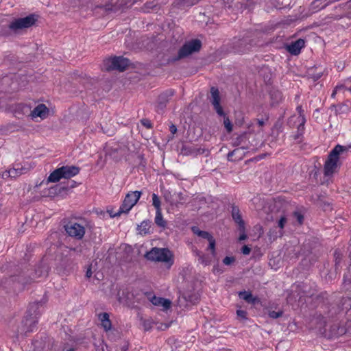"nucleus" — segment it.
<instances>
[{
    "instance_id": "obj_1",
    "label": "nucleus",
    "mask_w": 351,
    "mask_h": 351,
    "mask_svg": "<svg viewBox=\"0 0 351 351\" xmlns=\"http://www.w3.org/2000/svg\"><path fill=\"white\" fill-rule=\"evenodd\" d=\"M346 147L340 145H336L330 152L324 167L325 176H331L339 167V155L346 151Z\"/></svg>"
},
{
    "instance_id": "obj_2",
    "label": "nucleus",
    "mask_w": 351,
    "mask_h": 351,
    "mask_svg": "<svg viewBox=\"0 0 351 351\" xmlns=\"http://www.w3.org/2000/svg\"><path fill=\"white\" fill-rule=\"evenodd\" d=\"M145 257L147 260L154 262H161L167 264L171 267L173 264V254L167 248L154 247L148 252Z\"/></svg>"
},
{
    "instance_id": "obj_3",
    "label": "nucleus",
    "mask_w": 351,
    "mask_h": 351,
    "mask_svg": "<svg viewBox=\"0 0 351 351\" xmlns=\"http://www.w3.org/2000/svg\"><path fill=\"white\" fill-rule=\"evenodd\" d=\"M79 172L80 168L76 166H62L50 173L47 178V182H57L62 178L69 179L77 175Z\"/></svg>"
},
{
    "instance_id": "obj_4",
    "label": "nucleus",
    "mask_w": 351,
    "mask_h": 351,
    "mask_svg": "<svg viewBox=\"0 0 351 351\" xmlns=\"http://www.w3.org/2000/svg\"><path fill=\"white\" fill-rule=\"evenodd\" d=\"M64 228L69 236L80 240L85 234L86 223L82 220L70 221L64 225Z\"/></svg>"
},
{
    "instance_id": "obj_5",
    "label": "nucleus",
    "mask_w": 351,
    "mask_h": 351,
    "mask_svg": "<svg viewBox=\"0 0 351 351\" xmlns=\"http://www.w3.org/2000/svg\"><path fill=\"white\" fill-rule=\"evenodd\" d=\"M202 46L201 41L194 39L186 43L178 51V56L172 59L173 61H177L186 58L191 54L199 51Z\"/></svg>"
},
{
    "instance_id": "obj_6",
    "label": "nucleus",
    "mask_w": 351,
    "mask_h": 351,
    "mask_svg": "<svg viewBox=\"0 0 351 351\" xmlns=\"http://www.w3.org/2000/svg\"><path fill=\"white\" fill-rule=\"evenodd\" d=\"M40 304L39 302H36L30 305L29 308L28 310L29 316H27L25 319L23 320V324L26 327L24 329L25 332L33 331L34 328L36 326L37 323V310L39 308Z\"/></svg>"
},
{
    "instance_id": "obj_7",
    "label": "nucleus",
    "mask_w": 351,
    "mask_h": 351,
    "mask_svg": "<svg viewBox=\"0 0 351 351\" xmlns=\"http://www.w3.org/2000/svg\"><path fill=\"white\" fill-rule=\"evenodd\" d=\"M36 21V19L34 15H29L24 18L15 19L10 23L9 28L16 32L19 30L32 26L35 23Z\"/></svg>"
},
{
    "instance_id": "obj_8",
    "label": "nucleus",
    "mask_w": 351,
    "mask_h": 351,
    "mask_svg": "<svg viewBox=\"0 0 351 351\" xmlns=\"http://www.w3.org/2000/svg\"><path fill=\"white\" fill-rule=\"evenodd\" d=\"M141 194L142 193L139 191H132L128 193L120 206V212L128 213L137 203L141 197Z\"/></svg>"
},
{
    "instance_id": "obj_9",
    "label": "nucleus",
    "mask_w": 351,
    "mask_h": 351,
    "mask_svg": "<svg viewBox=\"0 0 351 351\" xmlns=\"http://www.w3.org/2000/svg\"><path fill=\"white\" fill-rule=\"evenodd\" d=\"M129 64V60L121 56L114 57L112 59L108 60L106 62L107 70L116 69L119 71H123Z\"/></svg>"
},
{
    "instance_id": "obj_10",
    "label": "nucleus",
    "mask_w": 351,
    "mask_h": 351,
    "mask_svg": "<svg viewBox=\"0 0 351 351\" xmlns=\"http://www.w3.org/2000/svg\"><path fill=\"white\" fill-rule=\"evenodd\" d=\"M210 101L213 106L216 112L221 117L224 116V112L220 105V96L219 90L215 87H212L210 88Z\"/></svg>"
},
{
    "instance_id": "obj_11",
    "label": "nucleus",
    "mask_w": 351,
    "mask_h": 351,
    "mask_svg": "<svg viewBox=\"0 0 351 351\" xmlns=\"http://www.w3.org/2000/svg\"><path fill=\"white\" fill-rule=\"evenodd\" d=\"M298 115H293L289 119L288 124L291 125L294 119H298V131L301 132L304 130V124L306 123V119L304 114V110L301 106H298L296 108Z\"/></svg>"
},
{
    "instance_id": "obj_12",
    "label": "nucleus",
    "mask_w": 351,
    "mask_h": 351,
    "mask_svg": "<svg viewBox=\"0 0 351 351\" xmlns=\"http://www.w3.org/2000/svg\"><path fill=\"white\" fill-rule=\"evenodd\" d=\"M48 114L49 109L47 106L45 104H39L32 111H31L29 116L33 120L38 117L41 119H45L47 118Z\"/></svg>"
},
{
    "instance_id": "obj_13",
    "label": "nucleus",
    "mask_w": 351,
    "mask_h": 351,
    "mask_svg": "<svg viewBox=\"0 0 351 351\" xmlns=\"http://www.w3.org/2000/svg\"><path fill=\"white\" fill-rule=\"evenodd\" d=\"M25 171L26 169L22 167L20 164H16L12 168L3 172V177H10L15 178L25 173Z\"/></svg>"
},
{
    "instance_id": "obj_14",
    "label": "nucleus",
    "mask_w": 351,
    "mask_h": 351,
    "mask_svg": "<svg viewBox=\"0 0 351 351\" xmlns=\"http://www.w3.org/2000/svg\"><path fill=\"white\" fill-rule=\"evenodd\" d=\"M173 90H169L159 95L158 99L157 108L158 110H162L169 99L173 95Z\"/></svg>"
},
{
    "instance_id": "obj_15",
    "label": "nucleus",
    "mask_w": 351,
    "mask_h": 351,
    "mask_svg": "<svg viewBox=\"0 0 351 351\" xmlns=\"http://www.w3.org/2000/svg\"><path fill=\"white\" fill-rule=\"evenodd\" d=\"M232 217L234 221L239 225L240 231H245V223L242 219L240 210L237 206L232 207Z\"/></svg>"
},
{
    "instance_id": "obj_16",
    "label": "nucleus",
    "mask_w": 351,
    "mask_h": 351,
    "mask_svg": "<svg viewBox=\"0 0 351 351\" xmlns=\"http://www.w3.org/2000/svg\"><path fill=\"white\" fill-rule=\"evenodd\" d=\"M304 47V40L298 39L287 47V51L292 55H298L300 53L302 48Z\"/></svg>"
},
{
    "instance_id": "obj_17",
    "label": "nucleus",
    "mask_w": 351,
    "mask_h": 351,
    "mask_svg": "<svg viewBox=\"0 0 351 351\" xmlns=\"http://www.w3.org/2000/svg\"><path fill=\"white\" fill-rule=\"evenodd\" d=\"M150 302L155 306L162 307L163 310H167L171 307V302L163 298L153 296Z\"/></svg>"
},
{
    "instance_id": "obj_18",
    "label": "nucleus",
    "mask_w": 351,
    "mask_h": 351,
    "mask_svg": "<svg viewBox=\"0 0 351 351\" xmlns=\"http://www.w3.org/2000/svg\"><path fill=\"white\" fill-rule=\"evenodd\" d=\"M239 297L241 299L244 300L246 302L251 304H255L260 302L259 299L257 297L253 296L251 292L250 291H240L239 292Z\"/></svg>"
},
{
    "instance_id": "obj_19",
    "label": "nucleus",
    "mask_w": 351,
    "mask_h": 351,
    "mask_svg": "<svg viewBox=\"0 0 351 351\" xmlns=\"http://www.w3.org/2000/svg\"><path fill=\"white\" fill-rule=\"evenodd\" d=\"M348 90L351 93V77L346 80L343 84L337 85L331 95L332 97L341 91Z\"/></svg>"
},
{
    "instance_id": "obj_20",
    "label": "nucleus",
    "mask_w": 351,
    "mask_h": 351,
    "mask_svg": "<svg viewBox=\"0 0 351 351\" xmlns=\"http://www.w3.org/2000/svg\"><path fill=\"white\" fill-rule=\"evenodd\" d=\"M151 221L149 220H145L143 221L140 225L138 226L137 230L139 232V234L142 235H145L148 233H149V230L151 228Z\"/></svg>"
},
{
    "instance_id": "obj_21",
    "label": "nucleus",
    "mask_w": 351,
    "mask_h": 351,
    "mask_svg": "<svg viewBox=\"0 0 351 351\" xmlns=\"http://www.w3.org/2000/svg\"><path fill=\"white\" fill-rule=\"evenodd\" d=\"M99 319L101 322V326L106 331L109 330L111 328V322L109 319V315L107 313H101L99 315Z\"/></svg>"
},
{
    "instance_id": "obj_22",
    "label": "nucleus",
    "mask_w": 351,
    "mask_h": 351,
    "mask_svg": "<svg viewBox=\"0 0 351 351\" xmlns=\"http://www.w3.org/2000/svg\"><path fill=\"white\" fill-rule=\"evenodd\" d=\"M154 222L160 228H165L166 227L167 222L162 217V210L156 211Z\"/></svg>"
},
{
    "instance_id": "obj_23",
    "label": "nucleus",
    "mask_w": 351,
    "mask_h": 351,
    "mask_svg": "<svg viewBox=\"0 0 351 351\" xmlns=\"http://www.w3.org/2000/svg\"><path fill=\"white\" fill-rule=\"evenodd\" d=\"M192 231L198 237L207 239L208 241H209L212 237H213L209 232L206 231L200 230L197 227H193Z\"/></svg>"
},
{
    "instance_id": "obj_24",
    "label": "nucleus",
    "mask_w": 351,
    "mask_h": 351,
    "mask_svg": "<svg viewBox=\"0 0 351 351\" xmlns=\"http://www.w3.org/2000/svg\"><path fill=\"white\" fill-rule=\"evenodd\" d=\"M142 324L145 330H149L153 328L154 324H157L154 321L153 319L149 318L147 319H143L142 321Z\"/></svg>"
},
{
    "instance_id": "obj_25",
    "label": "nucleus",
    "mask_w": 351,
    "mask_h": 351,
    "mask_svg": "<svg viewBox=\"0 0 351 351\" xmlns=\"http://www.w3.org/2000/svg\"><path fill=\"white\" fill-rule=\"evenodd\" d=\"M152 204L155 207L156 210H161V207H160L161 203H160V198L155 193L152 194Z\"/></svg>"
},
{
    "instance_id": "obj_26",
    "label": "nucleus",
    "mask_w": 351,
    "mask_h": 351,
    "mask_svg": "<svg viewBox=\"0 0 351 351\" xmlns=\"http://www.w3.org/2000/svg\"><path fill=\"white\" fill-rule=\"evenodd\" d=\"M224 127L228 132L232 130V125L228 117H225L223 120Z\"/></svg>"
},
{
    "instance_id": "obj_27",
    "label": "nucleus",
    "mask_w": 351,
    "mask_h": 351,
    "mask_svg": "<svg viewBox=\"0 0 351 351\" xmlns=\"http://www.w3.org/2000/svg\"><path fill=\"white\" fill-rule=\"evenodd\" d=\"M208 249L211 250L212 254L215 256V240L212 237L209 241Z\"/></svg>"
},
{
    "instance_id": "obj_28",
    "label": "nucleus",
    "mask_w": 351,
    "mask_h": 351,
    "mask_svg": "<svg viewBox=\"0 0 351 351\" xmlns=\"http://www.w3.org/2000/svg\"><path fill=\"white\" fill-rule=\"evenodd\" d=\"M282 315V311H271L269 312V317L272 319H277Z\"/></svg>"
},
{
    "instance_id": "obj_29",
    "label": "nucleus",
    "mask_w": 351,
    "mask_h": 351,
    "mask_svg": "<svg viewBox=\"0 0 351 351\" xmlns=\"http://www.w3.org/2000/svg\"><path fill=\"white\" fill-rule=\"evenodd\" d=\"M95 8L102 9L105 12L114 10L113 5L112 4H106L105 5L97 6Z\"/></svg>"
},
{
    "instance_id": "obj_30",
    "label": "nucleus",
    "mask_w": 351,
    "mask_h": 351,
    "mask_svg": "<svg viewBox=\"0 0 351 351\" xmlns=\"http://www.w3.org/2000/svg\"><path fill=\"white\" fill-rule=\"evenodd\" d=\"M293 217L295 218L296 221L299 224H302L304 220V216L299 212H294Z\"/></svg>"
},
{
    "instance_id": "obj_31",
    "label": "nucleus",
    "mask_w": 351,
    "mask_h": 351,
    "mask_svg": "<svg viewBox=\"0 0 351 351\" xmlns=\"http://www.w3.org/2000/svg\"><path fill=\"white\" fill-rule=\"evenodd\" d=\"M141 122L143 125H144L145 128H147L148 129H150V128H152V124L151 121L149 119H143L141 121Z\"/></svg>"
},
{
    "instance_id": "obj_32",
    "label": "nucleus",
    "mask_w": 351,
    "mask_h": 351,
    "mask_svg": "<svg viewBox=\"0 0 351 351\" xmlns=\"http://www.w3.org/2000/svg\"><path fill=\"white\" fill-rule=\"evenodd\" d=\"M289 126H290V127H292V128H293V127H297V128L298 129V119H294V121L292 122V124H291V125H289ZM303 132H304V131H302V132H301V131H300V132H299V131L298 130V135H297V136H296L295 138H299V136H300L302 135Z\"/></svg>"
},
{
    "instance_id": "obj_33",
    "label": "nucleus",
    "mask_w": 351,
    "mask_h": 351,
    "mask_svg": "<svg viewBox=\"0 0 351 351\" xmlns=\"http://www.w3.org/2000/svg\"><path fill=\"white\" fill-rule=\"evenodd\" d=\"M234 261V257H230V256H226L223 260V263L226 265H230L231 263H232Z\"/></svg>"
},
{
    "instance_id": "obj_34",
    "label": "nucleus",
    "mask_w": 351,
    "mask_h": 351,
    "mask_svg": "<svg viewBox=\"0 0 351 351\" xmlns=\"http://www.w3.org/2000/svg\"><path fill=\"white\" fill-rule=\"evenodd\" d=\"M286 223L287 218L285 217H281L278 223V227L282 229L285 227Z\"/></svg>"
},
{
    "instance_id": "obj_35",
    "label": "nucleus",
    "mask_w": 351,
    "mask_h": 351,
    "mask_svg": "<svg viewBox=\"0 0 351 351\" xmlns=\"http://www.w3.org/2000/svg\"><path fill=\"white\" fill-rule=\"evenodd\" d=\"M109 215L110 217L114 218L118 216H120L122 213H125L124 212H120V208L117 212H114L112 210H108Z\"/></svg>"
},
{
    "instance_id": "obj_36",
    "label": "nucleus",
    "mask_w": 351,
    "mask_h": 351,
    "mask_svg": "<svg viewBox=\"0 0 351 351\" xmlns=\"http://www.w3.org/2000/svg\"><path fill=\"white\" fill-rule=\"evenodd\" d=\"M237 315L238 317H241V319H245L247 312L243 310H237Z\"/></svg>"
},
{
    "instance_id": "obj_37",
    "label": "nucleus",
    "mask_w": 351,
    "mask_h": 351,
    "mask_svg": "<svg viewBox=\"0 0 351 351\" xmlns=\"http://www.w3.org/2000/svg\"><path fill=\"white\" fill-rule=\"evenodd\" d=\"M199 260L201 263L204 264L206 265L210 263V261L204 257V254H202L199 255Z\"/></svg>"
},
{
    "instance_id": "obj_38",
    "label": "nucleus",
    "mask_w": 351,
    "mask_h": 351,
    "mask_svg": "<svg viewBox=\"0 0 351 351\" xmlns=\"http://www.w3.org/2000/svg\"><path fill=\"white\" fill-rule=\"evenodd\" d=\"M242 253L245 255H247L250 253V251H251V249L247 246V245H244L243 247H242Z\"/></svg>"
},
{
    "instance_id": "obj_39",
    "label": "nucleus",
    "mask_w": 351,
    "mask_h": 351,
    "mask_svg": "<svg viewBox=\"0 0 351 351\" xmlns=\"http://www.w3.org/2000/svg\"><path fill=\"white\" fill-rule=\"evenodd\" d=\"M168 327H169V326L167 324L160 323L158 324V326H157V329L163 330L167 329Z\"/></svg>"
},
{
    "instance_id": "obj_40",
    "label": "nucleus",
    "mask_w": 351,
    "mask_h": 351,
    "mask_svg": "<svg viewBox=\"0 0 351 351\" xmlns=\"http://www.w3.org/2000/svg\"><path fill=\"white\" fill-rule=\"evenodd\" d=\"M169 130H170V132H171V133L172 134H176V132H177V128H176V126L175 125L172 124V125H170V127H169Z\"/></svg>"
},
{
    "instance_id": "obj_41",
    "label": "nucleus",
    "mask_w": 351,
    "mask_h": 351,
    "mask_svg": "<svg viewBox=\"0 0 351 351\" xmlns=\"http://www.w3.org/2000/svg\"><path fill=\"white\" fill-rule=\"evenodd\" d=\"M343 283L345 286L348 285L349 287H347V289L350 288L351 287V280L350 279H346V277H344Z\"/></svg>"
},
{
    "instance_id": "obj_42",
    "label": "nucleus",
    "mask_w": 351,
    "mask_h": 351,
    "mask_svg": "<svg viewBox=\"0 0 351 351\" xmlns=\"http://www.w3.org/2000/svg\"><path fill=\"white\" fill-rule=\"evenodd\" d=\"M243 233L240 235L239 239V241L245 240L247 238V235L245 234L244 231H241Z\"/></svg>"
},
{
    "instance_id": "obj_43",
    "label": "nucleus",
    "mask_w": 351,
    "mask_h": 351,
    "mask_svg": "<svg viewBox=\"0 0 351 351\" xmlns=\"http://www.w3.org/2000/svg\"><path fill=\"white\" fill-rule=\"evenodd\" d=\"M86 276L87 278H90L92 276V271L90 268H88L86 271Z\"/></svg>"
},
{
    "instance_id": "obj_44",
    "label": "nucleus",
    "mask_w": 351,
    "mask_h": 351,
    "mask_svg": "<svg viewBox=\"0 0 351 351\" xmlns=\"http://www.w3.org/2000/svg\"><path fill=\"white\" fill-rule=\"evenodd\" d=\"M165 198L167 201L169 202L171 204H173V201H171V199H169V194H165Z\"/></svg>"
},
{
    "instance_id": "obj_45",
    "label": "nucleus",
    "mask_w": 351,
    "mask_h": 351,
    "mask_svg": "<svg viewBox=\"0 0 351 351\" xmlns=\"http://www.w3.org/2000/svg\"><path fill=\"white\" fill-rule=\"evenodd\" d=\"M128 349V346L127 343H124V345L121 348V351H127Z\"/></svg>"
},
{
    "instance_id": "obj_46",
    "label": "nucleus",
    "mask_w": 351,
    "mask_h": 351,
    "mask_svg": "<svg viewBox=\"0 0 351 351\" xmlns=\"http://www.w3.org/2000/svg\"><path fill=\"white\" fill-rule=\"evenodd\" d=\"M258 124L260 127H262L264 125V121L263 120H258Z\"/></svg>"
},
{
    "instance_id": "obj_47",
    "label": "nucleus",
    "mask_w": 351,
    "mask_h": 351,
    "mask_svg": "<svg viewBox=\"0 0 351 351\" xmlns=\"http://www.w3.org/2000/svg\"><path fill=\"white\" fill-rule=\"evenodd\" d=\"M67 351H75V350L73 348H71V349L68 350Z\"/></svg>"
},
{
    "instance_id": "obj_48",
    "label": "nucleus",
    "mask_w": 351,
    "mask_h": 351,
    "mask_svg": "<svg viewBox=\"0 0 351 351\" xmlns=\"http://www.w3.org/2000/svg\"><path fill=\"white\" fill-rule=\"evenodd\" d=\"M234 152H231L228 154V156H230V155L232 156Z\"/></svg>"
}]
</instances>
